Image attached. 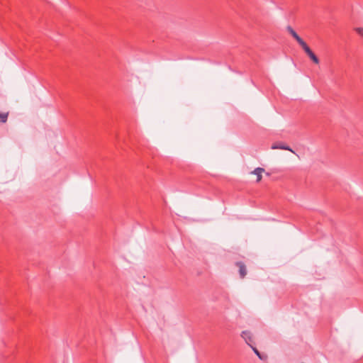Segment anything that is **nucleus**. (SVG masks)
Wrapping results in <instances>:
<instances>
[{
  "mask_svg": "<svg viewBox=\"0 0 363 363\" xmlns=\"http://www.w3.org/2000/svg\"><path fill=\"white\" fill-rule=\"evenodd\" d=\"M235 265L239 268L240 277L243 279L247 274V269L244 262H237Z\"/></svg>",
  "mask_w": 363,
  "mask_h": 363,
  "instance_id": "f257e3e1",
  "label": "nucleus"
},
{
  "mask_svg": "<svg viewBox=\"0 0 363 363\" xmlns=\"http://www.w3.org/2000/svg\"><path fill=\"white\" fill-rule=\"evenodd\" d=\"M272 148L289 150V151L294 153V150L289 146L284 145L283 143H274L272 146Z\"/></svg>",
  "mask_w": 363,
  "mask_h": 363,
  "instance_id": "f03ea898",
  "label": "nucleus"
},
{
  "mask_svg": "<svg viewBox=\"0 0 363 363\" xmlns=\"http://www.w3.org/2000/svg\"><path fill=\"white\" fill-rule=\"evenodd\" d=\"M264 172V169L262 167L255 168L251 173L257 176V182H259L262 180V174Z\"/></svg>",
  "mask_w": 363,
  "mask_h": 363,
  "instance_id": "7ed1b4c3",
  "label": "nucleus"
},
{
  "mask_svg": "<svg viewBox=\"0 0 363 363\" xmlns=\"http://www.w3.org/2000/svg\"><path fill=\"white\" fill-rule=\"evenodd\" d=\"M242 337L245 339L246 343L248 345H251V342H252V334L249 331H243L242 333Z\"/></svg>",
  "mask_w": 363,
  "mask_h": 363,
  "instance_id": "20e7f679",
  "label": "nucleus"
},
{
  "mask_svg": "<svg viewBox=\"0 0 363 363\" xmlns=\"http://www.w3.org/2000/svg\"><path fill=\"white\" fill-rule=\"evenodd\" d=\"M288 32L296 39V40L299 43L303 39L297 34V33L291 27H287Z\"/></svg>",
  "mask_w": 363,
  "mask_h": 363,
  "instance_id": "39448f33",
  "label": "nucleus"
},
{
  "mask_svg": "<svg viewBox=\"0 0 363 363\" xmlns=\"http://www.w3.org/2000/svg\"><path fill=\"white\" fill-rule=\"evenodd\" d=\"M298 44L301 46V48L307 54V55H308L311 52H313L303 40H301Z\"/></svg>",
  "mask_w": 363,
  "mask_h": 363,
  "instance_id": "423d86ee",
  "label": "nucleus"
},
{
  "mask_svg": "<svg viewBox=\"0 0 363 363\" xmlns=\"http://www.w3.org/2000/svg\"><path fill=\"white\" fill-rule=\"evenodd\" d=\"M298 44L301 46V48L307 54V55H308L311 52H313L303 40H301Z\"/></svg>",
  "mask_w": 363,
  "mask_h": 363,
  "instance_id": "0eeeda50",
  "label": "nucleus"
},
{
  "mask_svg": "<svg viewBox=\"0 0 363 363\" xmlns=\"http://www.w3.org/2000/svg\"><path fill=\"white\" fill-rule=\"evenodd\" d=\"M309 58L316 65H318L320 60L318 57L314 54L313 52H311L308 55Z\"/></svg>",
  "mask_w": 363,
  "mask_h": 363,
  "instance_id": "6e6552de",
  "label": "nucleus"
},
{
  "mask_svg": "<svg viewBox=\"0 0 363 363\" xmlns=\"http://www.w3.org/2000/svg\"><path fill=\"white\" fill-rule=\"evenodd\" d=\"M9 113L0 112V123H4L7 121Z\"/></svg>",
  "mask_w": 363,
  "mask_h": 363,
  "instance_id": "1a4fd4ad",
  "label": "nucleus"
},
{
  "mask_svg": "<svg viewBox=\"0 0 363 363\" xmlns=\"http://www.w3.org/2000/svg\"><path fill=\"white\" fill-rule=\"evenodd\" d=\"M251 348L252 349V350L254 351V352L256 354V355L260 359H262V357L260 354V352L258 351V350L253 347L252 345H250Z\"/></svg>",
  "mask_w": 363,
  "mask_h": 363,
  "instance_id": "9d476101",
  "label": "nucleus"
},
{
  "mask_svg": "<svg viewBox=\"0 0 363 363\" xmlns=\"http://www.w3.org/2000/svg\"><path fill=\"white\" fill-rule=\"evenodd\" d=\"M355 30L358 34L363 36V28H357Z\"/></svg>",
  "mask_w": 363,
  "mask_h": 363,
  "instance_id": "9b49d317",
  "label": "nucleus"
}]
</instances>
